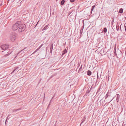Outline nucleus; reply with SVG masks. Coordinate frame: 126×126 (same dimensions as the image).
Instances as JSON below:
<instances>
[{"instance_id": "obj_31", "label": "nucleus", "mask_w": 126, "mask_h": 126, "mask_svg": "<svg viewBox=\"0 0 126 126\" xmlns=\"http://www.w3.org/2000/svg\"><path fill=\"white\" fill-rule=\"evenodd\" d=\"M15 71H14V70H13V71L11 73H14Z\"/></svg>"}, {"instance_id": "obj_19", "label": "nucleus", "mask_w": 126, "mask_h": 126, "mask_svg": "<svg viewBox=\"0 0 126 126\" xmlns=\"http://www.w3.org/2000/svg\"><path fill=\"white\" fill-rule=\"evenodd\" d=\"M91 89V88L90 89V91L88 92L87 91V92H86L85 94V95H88V94L89 93Z\"/></svg>"}, {"instance_id": "obj_35", "label": "nucleus", "mask_w": 126, "mask_h": 126, "mask_svg": "<svg viewBox=\"0 0 126 126\" xmlns=\"http://www.w3.org/2000/svg\"><path fill=\"white\" fill-rule=\"evenodd\" d=\"M120 30H121V27H120Z\"/></svg>"}, {"instance_id": "obj_29", "label": "nucleus", "mask_w": 126, "mask_h": 126, "mask_svg": "<svg viewBox=\"0 0 126 126\" xmlns=\"http://www.w3.org/2000/svg\"><path fill=\"white\" fill-rule=\"evenodd\" d=\"M82 31H83V29H81L80 30V32H82Z\"/></svg>"}, {"instance_id": "obj_23", "label": "nucleus", "mask_w": 126, "mask_h": 126, "mask_svg": "<svg viewBox=\"0 0 126 126\" xmlns=\"http://www.w3.org/2000/svg\"><path fill=\"white\" fill-rule=\"evenodd\" d=\"M76 0H70V2H74Z\"/></svg>"}, {"instance_id": "obj_16", "label": "nucleus", "mask_w": 126, "mask_h": 126, "mask_svg": "<svg viewBox=\"0 0 126 126\" xmlns=\"http://www.w3.org/2000/svg\"><path fill=\"white\" fill-rule=\"evenodd\" d=\"M82 64L79 70V72L81 70V69L82 68Z\"/></svg>"}, {"instance_id": "obj_30", "label": "nucleus", "mask_w": 126, "mask_h": 126, "mask_svg": "<svg viewBox=\"0 0 126 126\" xmlns=\"http://www.w3.org/2000/svg\"><path fill=\"white\" fill-rule=\"evenodd\" d=\"M38 50H37V49L34 51V53L36 52Z\"/></svg>"}, {"instance_id": "obj_10", "label": "nucleus", "mask_w": 126, "mask_h": 126, "mask_svg": "<svg viewBox=\"0 0 126 126\" xmlns=\"http://www.w3.org/2000/svg\"><path fill=\"white\" fill-rule=\"evenodd\" d=\"M53 44H52L51 45H50V51H52V49H53Z\"/></svg>"}, {"instance_id": "obj_6", "label": "nucleus", "mask_w": 126, "mask_h": 126, "mask_svg": "<svg viewBox=\"0 0 126 126\" xmlns=\"http://www.w3.org/2000/svg\"><path fill=\"white\" fill-rule=\"evenodd\" d=\"M87 75L89 76L91 75L92 72L88 70L87 71Z\"/></svg>"}, {"instance_id": "obj_26", "label": "nucleus", "mask_w": 126, "mask_h": 126, "mask_svg": "<svg viewBox=\"0 0 126 126\" xmlns=\"http://www.w3.org/2000/svg\"><path fill=\"white\" fill-rule=\"evenodd\" d=\"M116 49H114V53H116Z\"/></svg>"}, {"instance_id": "obj_27", "label": "nucleus", "mask_w": 126, "mask_h": 126, "mask_svg": "<svg viewBox=\"0 0 126 126\" xmlns=\"http://www.w3.org/2000/svg\"><path fill=\"white\" fill-rule=\"evenodd\" d=\"M114 55L115 56H116L117 55V54H116V53H114Z\"/></svg>"}, {"instance_id": "obj_20", "label": "nucleus", "mask_w": 126, "mask_h": 126, "mask_svg": "<svg viewBox=\"0 0 126 126\" xmlns=\"http://www.w3.org/2000/svg\"><path fill=\"white\" fill-rule=\"evenodd\" d=\"M119 26H117H117H116V30L117 31H118L119 29Z\"/></svg>"}, {"instance_id": "obj_39", "label": "nucleus", "mask_w": 126, "mask_h": 126, "mask_svg": "<svg viewBox=\"0 0 126 126\" xmlns=\"http://www.w3.org/2000/svg\"><path fill=\"white\" fill-rule=\"evenodd\" d=\"M2 52H3V51H2Z\"/></svg>"}, {"instance_id": "obj_12", "label": "nucleus", "mask_w": 126, "mask_h": 126, "mask_svg": "<svg viewBox=\"0 0 126 126\" xmlns=\"http://www.w3.org/2000/svg\"><path fill=\"white\" fill-rule=\"evenodd\" d=\"M123 12V9L122 8H120L119 10V12L120 13L122 14Z\"/></svg>"}, {"instance_id": "obj_32", "label": "nucleus", "mask_w": 126, "mask_h": 126, "mask_svg": "<svg viewBox=\"0 0 126 126\" xmlns=\"http://www.w3.org/2000/svg\"><path fill=\"white\" fill-rule=\"evenodd\" d=\"M99 90H100V89H99V90H97V93H97L98 92H99Z\"/></svg>"}, {"instance_id": "obj_28", "label": "nucleus", "mask_w": 126, "mask_h": 126, "mask_svg": "<svg viewBox=\"0 0 126 126\" xmlns=\"http://www.w3.org/2000/svg\"><path fill=\"white\" fill-rule=\"evenodd\" d=\"M108 96V95H107V94L106 95V99L107 97Z\"/></svg>"}, {"instance_id": "obj_15", "label": "nucleus", "mask_w": 126, "mask_h": 126, "mask_svg": "<svg viewBox=\"0 0 126 126\" xmlns=\"http://www.w3.org/2000/svg\"><path fill=\"white\" fill-rule=\"evenodd\" d=\"M21 110V108H19L18 109H16V110H13V112H15V111H17L20 110Z\"/></svg>"}, {"instance_id": "obj_33", "label": "nucleus", "mask_w": 126, "mask_h": 126, "mask_svg": "<svg viewBox=\"0 0 126 126\" xmlns=\"http://www.w3.org/2000/svg\"><path fill=\"white\" fill-rule=\"evenodd\" d=\"M52 51H50V53H51V54L52 53Z\"/></svg>"}, {"instance_id": "obj_2", "label": "nucleus", "mask_w": 126, "mask_h": 126, "mask_svg": "<svg viewBox=\"0 0 126 126\" xmlns=\"http://www.w3.org/2000/svg\"><path fill=\"white\" fill-rule=\"evenodd\" d=\"M26 25L24 24H20L19 25L18 31L19 32H21L24 31L25 29Z\"/></svg>"}, {"instance_id": "obj_34", "label": "nucleus", "mask_w": 126, "mask_h": 126, "mask_svg": "<svg viewBox=\"0 0 126 126\" xmlns=\"http://www.w3.org/2000/svg\"><path fill=\"white\" fill-rule=\"evenodd\" d=\"M38 22H39V21H38V22H37V23L36 24V26H35V27H36V25H37V24L38 23Z\"/></svg>"}, {"instance_id": "obj_11", "label": "nucleus", "mask_w": 126, "mask_h": 126, "mask_svg": "<svg viewBox=\"0 0 126 126\" xmlns=\"http://www.w3.org/2000/svg\"><path fill=\"white\" fill-rule=\"evenodd\" d=\"M95 7V5H93V6H92V8L91 9V13H92V12L93 11V10L94 8Z\"/></svg>"}, {"instance_id": "obj_3", "label": "nucleus", "mask_w": 126, "mask_h": 126, "mask_svg": "<svg viewBox=\"0 0 126 126\" xmlns=\"http://www.w3.org/2000/svg\"><path fill=\"white\" fill-rule=\"evenodd\" d=\"M16 36L15 34H12L10 35V38L11 40L13 42L16 39Z\"/></svg>"}, {"instance_id": "obj_4", "label": "nucleus", "mask_w": 126, "mask_h": 126, "mask_svg": "<svg viewBox=\"0 0 126 126\" xmlns=\"http://www.w3.org/2000/svg\"><path fill=\"white\" fill-rule=\"evenodd\" d=\"M1 47L3 50H5L9 48L8 45L6 44L2 45L1 46Z\"/></svg>"}, {"instance_id": "obj_13", "label": "nucleus", "mask_w": 126, "mask_h": 126, "mask_svg": "<svg viewBox=\"0 0 126 126\" xmlns=\"http://www.w3.org/2000/svg\"><path fill=\"white\" fill-rule=\"evenodd\" d=\"M103 32L105 33L107 32V29L106 27H105L103 29Z\"/></svg>"}, {"instance_id": "obj_9", "label": "nucleus", "mask_w": 126, "mask_h": 126, "mask_svg": "<svg viewBox=\"0 0 126 126\" xmlns=\"http://www.w3.org/2000/svg\"><path fill=\"white\" fill-rule=\"evenodd\" d=\"M65 2V1L64 0H62L60 3L61 5H64Z\"/></svg>"}, {"instance_id": "obj_25", "label": "nucleus", "mask_w": 126, "mask_h": 126, "mask_svg": "<svg viewBox=\"0 0 126 126\" xmlns=\"http://www.w3.org/2000/svg\"><path fill=\"white\" fill-rule=\"evenodd\" d=\"M9 116V115H8V116H7V119H6V121H5V123H6V122L7 121V118H8V116Z\"/></svg>"}, {"instance_id": "obj_7", "label": "nucleus", "mask_w": 126, "mask_h": 126, "mask_svg": "<svg viewBox=\"0 0 126 126\" xmlns=\"http://www.w3.org/2000/svg\"><path fill=\"white\" fill-rule=\"evenodd\" d=\"M48 25H46L45 26V27L42 30V31H44V30H45L46 29H47L48 28Z\"/></svg>"}, {"instance_id": "obj_1", "label": "nucleus", "mask_w": 126, "mask_h": 126, "mask_svg": "<svg viewBox=\"0 0 126 126\" xmlns=\"http://www.w3.org/2000/svg\"><path fill=\"white\" fill-rule=\"evenodd\" d=\"M21 23V22L20 21H17L13 25L12 27V29L14 31L16 30L19 28V25Z\"/></svg>"}, {"instance_id": "obj_36", "label": "nucleus", "mask_w": 126, "mask_h": 126, "mask_svg": "<svg viewBox=\"0 0 126 126\" xmlns=\"http://www.w3.org/2000/svg\"><path fill=\"white\" fill-rule=\"evenodd\" d=\"M110 101H111V100H112V99Z\"/></svg>"}, {"instance_id": "obj_17", "label": "nucleus", "mask_w": 126, "mask_h": 126, "mask_svg": "<svg viewBox=\"0 0 126 126\" xmlns=\"http://www.w3.org/2000/svg\"><path fill=\"white\" fill-rule=\"evenodd\" d=\"M85 118H84L83 119L82 121L81 122V123L80 124V125L85 121Z\"/></svg>"}, {"instance_id": "obj_18", "label": "nucleus", "mask_w": 126, "mask_h": 126, "mask_svg": "<svg viewBox=\"0 0 126 126\" xmlns=\"http://www.w3.org/2000/svg\"><path fill=\"white\" fill-rule=\"evenodd\" d=\"M43 45V44H42L37 49V50H38Z\"/></svg>"}, {"instance_id": "obj_8", "label": "nucleus", "mask_w": 126, "mask_h": 126, "mask_svg": "<svg viewBox=\"0 0 126 126\" xmlns=\"http://www.w3.org/2000/svg\"><path fill=\"white\" fill-rule=\"evenodd\" d=\"M67 50H66V49H65L63 51L62 56H63V55H64L65 53H66L67 52Z\"/></svg>"}, {"instance_id": "obj_24", "label": "nucleus", "mask_w": 126, "mask_h": 126, "mask_svg": "<svg viewBox=\"0 0 126 126\" xmlns=\"http://www.w3.org/2000/svg\"><path fill=\"white\" fill-rule=\"evenodd\" d=\"M83 25L82 26V29H83V28H84V21H83Z\"/></svg>"}, {"instance_id": "obj_37", "label": "nucleus", "mask_w": 126, "mask_h": 126, "mask_svg": "<svg viewBox=\"0 0 126 126\" xmlns=\"http://www.w3.org/2000/svg\"><path fill=\"white\" fill-rule=\"evenodd\" d=\"M56 126V125H55L54 126Z\"/></svg>"}, {"instance_id": "obj_5", "label": "nucleus", "mask_w": 126, "mask_h": 126, "mask_svg": "<svg viewBox=\"0 0 126 126\" xmlns=\"http://www.w3.org/2000/svg\"><path fill=\"white\" fill-rule=\"evenodd\" d=\"M116 101L117 102H118L119 101L120 96L119 94H116Z\"/></svg>"}, {"instance_id": "obj_40", "label": "nucleus", "mask_w": 126, "mask_h": 126, "mask_svg": "<svg viewBox=\"0 0 126 126\" xmlns=\"http://www.w3.org/2000/svg\"><path fill=\"white\" fill-rule=\"evenodd\" d=\"M56 122H57V121H56Z\"/></svg>"}, {"instance_id": "obj_14", "label": "nucleus", "mask_w": 126, "mask_h": 126, "mask_svg": "<svg viewBox=\"0 0 126 126\" xmlns=\"http://www.w3.org/2000/svg\"><path fill=\"white\" fill-rule=\"evenodd\" d=\"M19 68V67H16L14 68V71H16Z\"/></svg>"}, {"instance_id": "obj_22", "label": "nucleus", "mask_w": 126, "mask_h": 126, "mask_svg": "<svg viewBox=\"0 0 126 126\" xmlns=\"http://www.w3.org/2000/svg\"><path fill=\"white\" fill-rule=\"evenodd\" d=\"M73 11H70L69 12L68 14L69 15H70L72 12Z\"/></svg>"}, {"instance_id": "obj_38", "label": "nucleus", "mask_w": 126, "mask_h": 126, "mask_svg": "<svg viewBox=\"0 0 126 126\" xmlns=\"http://www.w3.org/2000/svg\"><path fill=\"white\" fill-rule=\"evenodd\" d=\"M104 49H103V51H104Z\"/></svg>"}, {"instance_id": "obj_21", "label": "nucleus", "mask_w": 126, "mask_h": 126, "mask_svg": "<svg viewBox=\"0 0 126 126\" xmlns=\"http://www.w3.org/2000/svg\"><path fill=\"white\" fill-rule=\"evenodd\" d=\"M98 73H97V81H96V82L98 81Z\"/></svg>"}]
</instances>
